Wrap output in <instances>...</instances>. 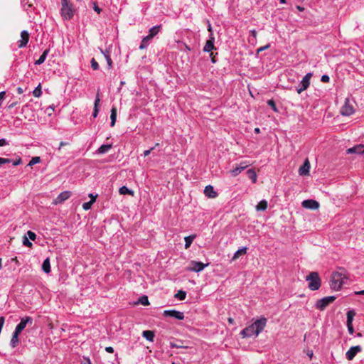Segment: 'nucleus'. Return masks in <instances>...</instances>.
<instances>
[{"label": "nucleus", "mask_w": 364, "mask_h": 364, "mask_svg": "<svg viewBox=\"0 0 364 364\" xmlns=\"http://www.w3.org/2000/svg\"><path fill=\"white\" fill-rule=\"evenodd\" d=\"M267 320L265 317H261L257 319L252 324L245 328L240 335L242 338L257 337L266 326Z\"/></svg>", "instance_id": "f257e3e1"}, {"label": "nucleus", "mask_w": 364, "mask_h": 364, "mask_svg": "<svg viewBox=\"0 0 364 364\" xmlns=\"http://www.w3.org/2000/svg\"><path fill=\"white\" fill-rule=\"evenodd\" d=\"M306 280L309 282L308 287L311 291L318 290L321 287V279L318 274L316 272H312L306 276Z\"/></svg>", "instance_id": "f03ea898"}, {"label": "nucleus", "mask_w": 364, "mask_h": 364, "mask_svg": "<svg viewBox=\"0 0 364 364\" xmlns=\"http://www.w3.org/2000/svg\"><path fill=\"white\" fill-rule=\"evenodd\" d=\"M62 8L60 14L64 20H70L74 16L73 5L68 0H61Z\"/></svg>", "instance_id": "7ed1b4c3"}, {"label": "nucleus", "mask_w": 364, "mask_h": 364, "mask_svg": "<svg viewBox=\"0 0 364 364\" xmlns=\"http://www.w3.org/2000/svg\"><path fill=\"white\" fill-rule=\"evenodd\" d=\"M344 278L339 272L333 273L330 284L331 288L334 290L340 289L343 284Z\"/></svg>", "instance_id": "20e7f679"}, {"label": "nucleus", "mask_w": 364, "mask_h": 364, "mask_svg": "<svg viewBox=\"0 0 364 364\" xmlns=\"http://www.w3.org/2000/svg\"><path fill=\"white\" fill-rule=\"evenodd\" d=\"M336 297L335 296H329L323 297L321 299L317 300L315 304V307L320 310H324L331 303L336 300Z\"/></svg>", "instance_id": "39448f33"}, {"label": "nucleus", "mask_w": 364, "mask_h": 364, "mask_svg": "<svg viewBox=\"0 0 364 364\" xmlns=\"http://www.w3.org/2000/svg\"><path fill=\"white\" fill-rule=\"evenodd\" d=\"M312 77V73H307L300 82L299 86L296 87V92L300 94L306 90L310 85V80Z\"/></svg>", "instance_id": "423d86ee"}, {"label": "nucleus", "mask_w": 364, "mask_h": 364, "mask_svg": "<svg viewBox=\"0 0 364 364\" xmlns=\"http://www.w3.org/2000/svg\"><path fill=\"white\" fill-rule=\"evenodd\" d=\"M209 263L204 264L201 262L192 260L190 265L187 267V270L194 272H200L204 269L205 267L208 266Z\"/></svg>", "instance_id": "0eeeda50"}, {"label": "nucleus", "mask_w": 364, "mask_h": 364, "mask_svg": "<svg viewBox=\"0 0 364 364\" xmlns=\"http://www.w3.org/2000/svg\"><path fill=\"white\" fill-rule=\"evenodd\" d=\"M355 112L353 105L350 102L349 100L346 99L343 106L341 109V114L343 116H350Z\"/></svg>", "instance_id": "6e6552de"}, {"label": "nucleus", "mask_w": 364, "mask_h": 364, "mask_svg": "<svg viewBox=\"0 0 364 364\" xmlns=\"http://www.w3.org/2000/svg\"><path fill=\"white\" fill-rule=\"evenodd\" d=\"M163 315L166 317H173L178 320H183L184 318V314L183 312L174 309L165 310Z\"/></svg>", "instance_id": "1a4fd4ad"}, {"label": "nucleus", "mask_w": 364, "mask_h": 364, "mask_svg": "<svg viewBox=\"0 0 364 364\" xmlns=\"http://www.w3.org/2000/svg\"><path fill=\"white\" fill-rule=\"evenodd\" d=\"M33 318L30 316H25L21 319L20 323L16 326L15 331L21 333L26 327L28 323L32 324Z\"/></svg>", "instance_id": "9d476101"}, {"label": "nucleus", "mask_w": 364, "mask_h": 364, "mask_svg": "<svg viewBox=\"0 0 364 364\" xmlns=\"http://www.w3.org/2000/svg\"><path fill=\"white\" fill-rule=\"evenodd\" d=\"M214 41H215V37L213 36V33H210L209 39L206 41L204 47H203V51L206 53H209L213 50L215 49V47L214 46Z\"/></svg>", "instance_id": "9b49d317"}, {"label": "nucleus", "mask_w": 364, "mask_h": 364, "mask_svg": "<svg viewBox=\"0 0 364 364\" xmlns=\"http://www.w3.org/2000/svg\"><path fill=\"white\" fill-rule=\"evenodd\" d=\"M362 350L360 346H355L350 348V349L346 352V356L348 360H352L356 354L360 352Z\"/></svg>", "instance_id": "f8f14e48"}, {"label": "nucleus", "mask_w": 364, "mask_h": 364, "mask_svg": "<svg viewBox=\"0 0 364 364\" xmlns=\"http://www.w3.org/2000/svg\"><path fill=\"white\" fill-rule=\"evenodd\" d=\"M302 206L307 209L316 210L319 208V203L316 200L309 199L302 202Z\"/></svg>", "instance_id": "ddd939ff"}, {"label": "nucleus", "mask_w": 364, "mask_h": 364, "mask_svg": "<svg viewBox=\"0 0 364 364\" xmlns=\"http://www.w3.org/2000/svg\"><path fill=\"white\" fill-rule=\"evenodd\" d=\"M71 196V192L66 191L60 193L58 197L55 199L54 203L58 204L64 202L68 200Z\"/></svg>", "instance_id": "4468645a"}, {"label": "nucleus", "mask_w": 364, "mask_h": 364, "mask_svg": "<svg viewBox=\"0 0 364 364\" xmlns=\"http://www.w3.org/2000/svg\"><path fill=\"white\" fill-rule=\"evenodd\" d=\"M29 40V33L26 31H22L21 33V40L18 41V47L23 48L25 47Z\"/></svg>", "instance_id": "2eb2a0df"}, {"label": "nucleus", "mask_w": 364, "mask_h": 364, "mask_svg": "<svg viewBox=\"0 0 364 364\" xmlns=\"http://www.w3.org/2000/svg\"><path fill=\"white\" fill-rule=\"evenodd\" d=\"M346 152L347 154H364V145L358 144L353 147L348 149Z\"/></svg>", "instance_id": "dca6fc26"}, {"label": "nucleus", "mask_w": 364, "mask_h": 364, "mask_svg": "<svg viewBox=\"0 0 364 364\" xmlns=\"http://www.w3.org/2000/svg\"><path fill=\"white\" fill-rule=\"evenodd\" d=\"M310 171V163L308 159H306L304 164L299 168V173L301 176H308Z\"/></svg>", "instance_id": "f3484780"}, {"label": "nucleus", "mask_w": 364, "mask_h": 364, "mask_svg": "<svg viewBox=\"0 0 364 364\" xmlns=\"http://www.w3.org/2000/svg\"><path fill=\"white\" fill-rule=\"evenodd\" d=\"M205 195L210 198L217 197L218 193L214 191L213 187L210 185L207 186L204 190Z\"/></svg>", "instance_id": "a211bd4d"}, {"label": "nucleus", "mask_w": 364, "mask_h": 364, "mask_svg": "<svg viewBox=\"0 0 364 364\" xmlns=\"http://www.w3.org/2000/svg\"><path fill=\"white\" fill-rule=\"evenodd\" d=\"M20 333H18L14 330L12 337H11V339L10 341V346H11V348H14L18 345V343H19L18 335Z\"/></svg>", "instance_id": "6ab92c4d"}, {"label": "nucleus", "mask_w": 364, "mask_h": 364, "mask_svg": "<svg viewBox=\"0 0 364 364\" xmlns=\"http://www.w3.org/2000/svg\"><path fill=\"white\" fill-rule=\"evenodd\" d=\"M247 167V165L245 164H241L240 166H236L235 168L231 170V173L233 176H236L240 174L243 170H245Z\"/></svg>", "instance_id": "aec40b11"}, {"label": "nucleus", "mask_w": 364, "mask_h": 364, "mask_svg": "<svg viewBox=\"0 0 364 364\" xmlns=\"http://www.w3.org/2000/svg\"><path fill=\"white\" fill-rule=\"evenodd\" d=\"M112 147V144H103L98 148L96 152L97 154H104L108 152Z\"/></svg>", "instance_id": "412c9836"}, {"label": "nucleus", "mask_w": 364, "mask_h": 364, "mask_svg": "<svg viewBox=\"0 0 364 364\" xmlns=\"http://www.w3.org/2000/svg\"><path fill=\"white\" fill-rule=\"evenodd\" d=\"M161 27V25H158L151 28L149 31V33L147 36L152 39L155 36H156L159 33Z\"/></svg>", "instance_id": "4be33fe9"}, {"label": "nucleus", "mask_w": 364, "mask_h": 364, "mask_svg": "<svg viewBox=\"0 0 364 364\" xmlns=\"http://www.w3.org/2000/svg\"><path fill=\"white\" fill-rule=\"evenodd\" d=\"M100 95L99 94L97 93V96H96V99L95 100V103H94V110H93V113H92V116L93 117H97V114H98V112H99V105H100Z\"/></svg>", "instance_id": "5701e85b"}, {"label": "nucleus", "mask_w": 364, "mask_h": 364, "mask_svg": "<svg viewBox=\"0 0 364 364\" xmlns=\"http://www.w3.org/2000/svg\"><path fill=\"white\" fill-rule=\"evenodd\" d=\"M142 336L147 341H151V342L154 341V333L152 331H149V330L144 331L142 332Z\"/></svg>", "instance_id": "b1692460"}, {"label": "nucleus", "mask_w": 364, "mask_h": 364, "mask_svg": "<svg viewBox=\"0 0 364 364\" xmlns=\"http://www.w3.org/2000/svg\"><path fill=\"white\" fill-rule=\"evenodd\" d=\"M110 126L114 127L117 120V108L115 107H112L111 109V114H110Z\"/></svg>", "instance_id": "393cba45"}, {"label": "nucleus", "mask_w": 364, "mask_h": 364, "mask_svg": "<svg viewBox=\"0 0 364 364\" xmlns=\"http://www.w3.org/2000/svg\"><path fill=\"white\" fill-rule=\"evenodd\" d=\"M49 53V49H46L43 51V53H42V55L40 56V58L36 60L35 62V64L36 65H41L42 63H43L47 58V55Z\"/></svg>", "instance_id": "a878e982"}, {"label": "nucleus", "mask_w": 364, "mask_h": 364, "mask_svg": "<svg viewBox=\"0 0 364 364\" xmlns=\"http://www.w3.org/2000/svg\"><path fill=\"white\" fill-rule=\"evenodd\" d=\"M247 248L244 247L237 250L232 258V260L237 259L240 255L246 254Z\"/></svg>", "instance_id": "bb28decb"}, {"label": "nucleus", "mask_w": 364, "mask_h": 364, "mask_svg": "<svg viewBox=\"0 0 364 364\" xmlns=\"http://www.w3.org/2000/svg\"><path fill=\"white\" fill-rule=\"evenodd\" d=\"M42 269L46 273L48 274L50 272V259L49 258H46L42 264Z\"/></svg>", "instance_id": "cd10ccee"}, {"label": "nucleus", "mask_w": 364, "mask_h": 364, "mask_svg": "<svg viewBox=\"0 0 364 364\" xmlns=\"http://www.w3.org/2000/svg\"><path fill=\"white\" fill-rule=\"evenodd\" d=\"M267 208V201L265 200H262L258 204L256 205V210L257 211H264Z\"/></svg>", "instance_id": "c85d7f7f"}, {"label": "nucleus", "mask_w": 364, "mask_h": 364, "mask_svg": "<svg viewBox=\"0 0 364 364\" xmlns=\"http://www.w3.org/2000/svg\"><path fill=\"white\" fill-rule=\"evenodd\" d=\"M151 40V39L149 37H148L147 36L144 37L142 38L141 44L139 46V49H141V50L145 49L148 46L149 41Z\"/></svg>", "instance_id": "c756f323"}, {"label": "nucleus", "mask_w": 364, "mask_h": 364, "mask_svg": "<svg viewBox=\"0 0 364 364\" xmlns=\"http://www.w3.org/2000/svg\"><path fill=\"white\" fill-rule=\"evenodd\" d=\"M196 238V235H189V236H187L184 238L185 240V248H188L191 243L193 242V240Z\"/></svg>", "instance_id": "7c9ffc66"}, {"label": "nucleus", "mask_w": 364, "mask_h": 364, "mask_svg": "<svg viewBox=\"0 0 364 364\" xmlns=\"http://www.w3.org/2000/svg\"><path fill=\"white\" fill-rule=\"evenodd\" d=\"M247 176L252 180V181L255 183L257 181V174L256 172L252 169H249L247 171Z\"/></svg>", "instance_id": "2f4dec72"}, {"label": "nucleus", "mask_w": 364, "mask_h": 364, "mask_svg": "<svg viewBox=\"0 0 364 364\" xmlns=\"http://www.w3.org/2000/svg\"><path fill=\"white\" fill-rule=\"evenodd\" d=\"M102 53L104 54V56L107 60V66H108V68L110 69L112 66V60L110 58V55L109 54V52L107 51V52H104L102 50Z\"/></svg>", "instance_id": "473e14b6"}, {"label": "nucleus", "mask_w": 364, "mask_h": 364, "mask_svg": "<svg viewBox=\"0 0 364 364\" xmlns=\"http://www.w3.org/2000/svg\"><path fill=\"white\" fill-rule=\"evenodd\" d=\"M119 192L122 195H125V194L133 195V193H134V192L132 190L129 189L127 186H122L121 188H119Z\"/></svg>", "instance_id": "72a5a7b5"}, {"label": "nucleus", "mask_w": 364, "mask_h": 364, "mask_svg": "<svg viewBox=\"0 0 364 364\" xmlns=\"http://www.w3.org/2000/svg\"><path fill=\"white\" fill-rule=\"evenodd\" d=\"M175 298L178 299V300H184L186 296V292L183 290H179L176 294Z\"/></svg>", "instance_id": "f704fd0d"}, {"label": "nucleus", "mask_w": 364, "mask_h": 364, "mask_svg": "<svg viewBox=\"0 0 364 364\" xmlns=\"http://www.w3.org/2000/svg\"><path fill=\"white\" fill-rule=\"evenodd\" d=\"M170 347L171 348H186V346H184L183 345V342L181 341H178L176 343H175V342H170Z\"/></svg>", "instance_id": "c9c22d12"}, {"label": "nucleus", "mask_w": 364, "mask_h": 364, "mask_svg": "<svg viewBox=\"0 0 364 364\" xmlns=\"http://www.w3.org/2000/svg\"><path fill=\"white\" fill-rule=\"evenodd\" d=\"M95 203V198H92L89 202L84 203L82 204V208L85 210H88L91 208L92 205Z\"/></svg>", "instance_id": "e433bc0d"}, {"label": "nucleus", "mask_w": 364, "mask_h": 364, "mask_svg": "<svg viewBox=\"0 0 364 364\" xmlns=\"http://www.w3.org/2000/svg\"><path fill=\"white\" fill-rule=\"evenodd\" d=\"M33 95L36 97H39L41 95H42V91H41V84H39L36 88L35 90L33 91Z\"/></svg>", "instance_id": "4c0bfd02"}, {"label": "nucleus", "mask_w": 364, "mask_h": 364, "mask_svg": "<svg viewBox=\"0 0 364 364\" xmlns=\"http://www.w3.org/2000/svg\"><path fill=\"white\" fill-rule=\"evenodd\" d=\"M40 161H41V159H40V157H39V156H35V157H33V158L31 159V161H29V163H28V165L29 166H33V165H35V164H36L40 163Z\"/></svg>", "instance_id": "58836bf2"}, {"label": "nucleus", "mask_w": 364, "mask_h": 364, "mask_svg": "<svg viewBox=\"0 0 364 364\" xmlns=\"http://www.w3.org/2000/svg\"><path fill=\"white\" fill-rule=\"evenodd\" d=\"M23 244L24 246L28 247H31L33 244L30 242L26 236H24L23 238Z\"/></svg>", "instance_id": "ea45409f"}, {"label": "nucleus", "mask_w": 364, "mask_h": 364, "mask_svg": "<svg viewBox=\"0 0 364 364\" xmlns=\"http://www.w3.org/2000/svg\"><path fill=\"white\" fill-rule=\"evenodd\" d=\"M354 314H355L354 312L352 311H348V313H347V323H352Z\"/></svg>", "instance_id": "a19ab883"}, {"label": "nucleus", "mask_w": 364, "mask_h": 364, "mask_svg": "<svg viewBox=\"0 0 364 364\" xmlns=\"http://www.w3.org/2000/svg\"><path fill=\"white\" fill-rule=\"evenodd\" d=\"M91 67L94 70H97L99 69V64L95 60V58H92L91 60Z\"/></svg>", "instance_id": "79ce46f5"}, {"label": "nucleus", "mask_w": 364, "mask_h": 364, "mask_svg": "<svg viewBox=\"0 0 364 364\" xmlns=\"http://www.w3.org/2000/svg\"><path fill=\"white\" fill-rule=\"evenodd\" d=\"M139 301L141 304L143 305H148L149 303V300H148V297L146 296H141L140 299H139Z\"/></svg>", "instance_id": "37998d69"}, {"label": "nucleus", "mask_w": 364, "mask_h": 364, "mask_svg": "<svg viewBox=\"0 0 364 364\" xmlns=\"http://www.w3.org/2000/svg\"><path fill=\"white\" fill-rule=\"evenodd\" d=\"M268 105H269L274 112H277V109L276 107V104L273 100H269L267 101Z\"/></svg>", "instance_id": "c03bdc74"}, {"label": "nucleus", "mask_w": 364, "mask_h": 364, "mask_svg": "<svg viewBox=\"0 0 364 364\" xmlns=\"http://www.w3.org/2000/svg\"><path fill=\"white\" fill-rule=\"evenodd\" d=\"M26 234H27V235H28V238L30 240H36V235L35 232H32L31 230H28Z\"/></svg>", "instance_id": "a18cd8bd"}, {"label": "nucleus", "mask_w": 364, "mask_h": 364, "mask_svg": "<svg viewBox=\"0 0 364 364\" xmlns=\"http://www.w3.org/2000/svg\"><path fill=\"white\" fill-rule=\"evenodd\" d=\"M55 110V105H51L48 107L46 108V112L48 113V115H51L52 112Z\"/></svg>", "instance_id": "49530a36"}, {"label": "nucleus", "mask_w": 364, "mask_h": 364, "mask_svg": "<svg viewBox=\"0 0 364 364\" xmlns=\"http://www.w3.org/2000/svg\"><path fill=\"white\" fill-rule=\"evenodd\" d=\"M11 161L9 159H5L0 157V166L4 164H9Z\"/></svg>", "instance_id": "de8ad7c7"}, {"label": "nucleus", "mask_w": 364, "mask_h": 364, "mask_svg": "<svg viewBox=\"0 0 364 364\" xmlns=\"http://www.w3.org/2000/svg\"><path fill=\"white\" fill-rule=\"evenodd\" d=\"M321 82H328L329 80H330V77L328 75H323L321 76Z\"/></svg>", "instance_id": "09e8293b"}, {"label": "nucleus", "mask_w": 364, "mask_h": 364, "mask_svg": "<svg viewBox=\"0 0 364 364\" xmlns=\"http://www.w3.org/2000/svg\"><path fill=\"white\" fill-rule=\"evenodd\" d=\"M348 329L350 334L353 333V327L352 326V323H347Z\"/></svg>", "instance_id": "8fccbe9b"}, {"label": "nucleus", "mask_w": 364, "mask_h": 364, "mask_svg": "<svg viewBox=\"0 0 364 364\" xmlns=\"http://www.w3.org/2000/svg\"><path fill=\"white\" fill-rule=\"evenodd\" d=\"M5 94L6 93H5L4 91H2V92H0V106L1 105L2 101L4 99Z\"/></svg>", "instance_id": "3c124183"}, {"label": "nucleus", "mask_w": 364, "mask_h": 364, "mask_svg": "<svg viewBox=\"0 0 364 364\" xmlns=\"http://www.w3.org/2000/svg\"><path fill=\"white\" fill-rule=\"evenodd\" d=\"M93 9L97 14H100L102 11L101 9L99 8V6L96 4V3H94Z\"/></svg>", "instance_id": "603ef678"}, {"label": "nucleus", "mask_w": 364, "mask_h": 364, "mask_svg": "<svg viewBox=\"0 0 364 364\" xmlns=\"http://www.w3.org/2000/svg\"><path fill=\"white\" fill-rule=\"evenodd\" d=\"M8 142L5 139H0V146H6Z\"/></svg>", "instance_id": "864d4df0"}, {"label": "nucleus", "mask_w": 364, "mask_h": 364, "mask_svg": "<svg viewBox=\"0 0 364 364\" xmlns=\"http://www.w3.org/2000/svg\"><path fill=\"white\" fill-rule=\"evenodd\" d=\"M154 147H151L150 149L144 151V156H149L150 154L151 151L152 150H154Z\"/></svg>", "instance_id": "5fc2aeb1"}, {"label": "nucleus", "mask_w": 364, "mask_h": 364, "mask_svg": "<svg viewBox=\"0 0 364 364\" xmlns=\"http://www.w3.org/2000/svg\"><path fill=\"white\" fill-rule=\"evenodd\" d=\"M105 350L107 353H112L114 352V348L112 347H111V346H108V347L105 348Z\"/></svg>", "instance_id": "6e6d98bb"}, {"label": "nucleus", "mask_w": 364, "mask_h": 364, "mask_svg": "<svg viewBox=\"0 0 364 364\" xmlns=\"http://www.w3.org/2000/svg\"><path fill=\"white\" fill-rule=\"evenodd\" d=\"M21 163V158H18V160H16L13 162V165L14 166H17V165H19Z\"/></svg>", "instance_id": "4d7b16f0"}, {"label": "nucleus", "mask_w": 364, "mask_h": 364, "mask_svg": "<svg viewBox=\"0 0 364 364\" xmlns=\"http://www.w3.org/2000/svg\"><path fill=\"white\" fill-rule=\"evenodd\" d=\"M82 364H92L90 360L88 358H84Z\"/></svg>", "instance_id": "13d9d810"}, {"label": "nucleus", "mask_w": 364, "mask_h": 364, "mask_svg": "<svg viewBox=\"0 0 364 364\" xmlns=\"http://www.w3.org/2000/svg\"><path fill=\"white\" fill-rule=\"evenodd\" d=\"M210 57L211 58V61L213 63H215L216 62V60H215V56L214 55V54L213 53H211L210 54Z\"/></svg>", "instance_id": "bf43d9fd"}, {"label": "nucleus", "mask_w": 364, "mask_h": 364, "mask_svg": "<svg viewBox=\"0 0 364 364\" xmlns=\"http://www.w3.org/2000/svg\"><path fill=\"white\" fill-rule=\"evenodd\" d=\"M208 31L210 33H213V29H212V26H211V24L209 21H208Z\"/></svg>", "instance_id": "052dcab7"}, {"label": "nucleus", "mask_w": 364, "mask_h": 364, "mask_svg": "<svg viewBox=\"0 0 364 364\" xmlns=\"http://www.w3.org/2000/svg\"><path fill=\"white\" fill-rule=\"evenodd\" d=\"M355 294L356 295H364V290L355 291Z\"/></svg>", "instance_id": "680f3d73"}, {"label": "nucleus", "mask_w": 364, "mask_h": 364, "mask_svg": "<svg viewBox=\"0 0 364 364\" xmlns=\"http://www.w3.org/2000/svg\"><path fill=\"white\" fill-rule=\"evenodd\" d=\"M17 92H18V94H22V93L23 92V88H22V87H18L17 88Z\"/></svg>", "instance_id": "e2e57ef3"}, {"label": "nucleus", "mask_w": 364, "mask_h": 364, "mask_svg": "<svg viewBox=\"0 0 364 364\" xmlns=\"http://www.w3.org/2000/svg\"><path fill=\"white\" fill-rule=\"evenodd\" d=\"M250 33H251V34H252V36L253 37H255V38L256 37V36H257V32H256V31H255V30H251V31H250Z\"/></svg>", "instance_id": "0e129e2a"}, {"label": "nucleus", "mask_w": 364, "mask_h": 364, "mask_svg": "<svg viewBox=\"0 0 364 364\" xmlns=\"http://www.w3.org/2000/svg\"><path fill=\"white\" fill-rule=\"evenodd\" d=\"M268 47H269V45L265 46H264V47H261L260 48H259V49H258V51L259 52V51L264 50H265L266 48H267Z\"/></svg>", "instance_id": "69168bd1"}, {"label": "nucleus", "mask_w": 364, "mask_h": 364, "mask_svg": "<svg viewBox=\"0 0 364 364\" xmlns=\"http://www.w3.org/2000/svg\"><path fill=\"white\" fill-rule=\"evenodd\" d=\"M97 195L94 196L92 193H90L89 194V197L92 199V198H95V201L96 200V198H97Z\"/></svg>", "instance_id": "338daca9"}, {"label": "nucleus", "mask_w": 364, "mask_h": 364, "mask_svg": "<svg viewBox=\"0 0 364 364\" xmlns=\"http://www.w3.org/2000/svg\"><path fill=\"white\" fill-rule=\"evenodd\" d=\"M16 104H17L16 102L11 103V105H9V108L11 109V108L14 107L16 105Z\"/></svg>", "instance_id": "774afa93"}]
</instances>
